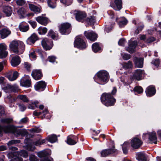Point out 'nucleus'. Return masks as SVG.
<instances>
[{
	"instance_id": "11",
	"label": "nucleus",
	"mask_w": 161,
	"mask_h": 161,
	"mask_svg": "<svg viewBox=\"0 0 161 161\" xmlns=\"http://www.w3.org/2000/svg\"><path fill=\"white\" fill-rule=\"evenodd\" d=\"M76 20L79 22L83 23L85 22V18L87 16V14L84 12L78 11L75 13Z\"/></svg>"
},
{
	"instance_id": "63",
	"label": "nucleus",
	"mask_w": 161,
	"mask_h": 161,
	"mask_svg": "<svg viewBox=\"0 0 161 161\" xmlns=\"http://www.w3.org/2000/svg\"><path fill=\"white\" fill-rule=\"evenodd\" d=\"M28 22L31 25L33 29H35L37 23L36 21L30 20L28 21Z\"/></svg>"
},
{
	"instance_id": "26",
	"label": "nucleus",
	"mask_w": 161,
	"mask_h": 161,
	"mask_svg": "<svg viewBox=\"0 0 161 161\" xmlns=\"http://www.w3.org/2000/svg\"><path fill=\"white\" fill-rule=\"evenodd\" d=\"M36 20L40 24L46 26L48 23V19L47 17L39 16L36 18Z\"/></svg>"
},
{
	"instance_id": "42",
	"label": "nucleus",
	"mask_w": 161,
	"mask_h": 161,
	"mask_svg": "<svg viewBox=\"0 0 161 161\" xmlns=\"http://www.w3.org/2000/svg\"><path fill=\"white\" fill-rule=\"evenodd\" d=\"M47 3L48 6L52 8H54L56 7V2L55 1H53L52 0H47Z\"/></svg>"
},
{
	"instance_id": "18",
	"label": "nucleus",
	"mask_w": 161,
	"mask_h": 161,
	"mask_svg": "<svg viewBox=\"0 0 161 161\" xmlns=\"http://www.w3.org/2000/svg\"><path fill=\"white\" fill-rule=\"evenodd\" d=\"M146 95L148 97H151L154 96L156 93V89L155 86L150 85L148 86L145 91Z\"/></svg>"
},
{
	"instance_id": "59",
	"label": "nucleus",
	"mask_w": 161,
	"mask_h": 161,
	"mask_svg": "<svg viewBox=\"0 0 161 161\" xmlns=\"http://www.w3.org/2000/svg\"><path fill=\"white\" fill-rule=\"evenodd\" d=\"M7 46L4 43L0 44V53H1L2 51L7 50Z\"/></svg>"
},
{
	"instance_id": "33",
	"label": "nucleus",
	"mask_w": 161,
	"mask_h": 161,
	"mask_svg": "<svg viewBox=\"0 0 161 161\" xmlns=\"http://www.w3.org/2000/svg\"><path fill=\"white\" fill-rule=\"evenodd\" d=\"M130 147V144L128 142H125L122 146V149L124 154L126 155L128 153V150Z\"/></svg>"
},
{
	"instance_id": "62",
	"label": "nucleus",
	"mask_w": 161,
	"mask_h": 161,
	"mask_svg": "<svg viewBox=\"0 0 161 161\" xmlns=\"http://www.w3.org/2000/svg\"><path fill=\"white\" fill-rule=\"evenodd\" d=\"M16 2L17 4L19 6H23L26 3L25 0H17Z\"/></svg>"
},
{
	"instance_id": "9",
	"label": "nucleus",
	"mask_w": 161,
	"mask_h": 161,
	"mask_svg": "<svg viewBox=\"0 0 161 161\" xmlns=\"http://www.w3.org/2000/svg\"><path fill=\"white\" fill-rule=\"evenodd\" d=\"M42 45L46 50H50L53 46V42L51 39L44 38L42 41Z\"/></svg>"
},
{
	"instance_id": "15",
	"label": "nucleus",
	"mask_w": 161,
	"mask_h": 161,
	"mask_svg": "<svg viewBox=\"0 0 161 161\" xmlns=\"http://www.w3.org/2000/svg\"><path fill=\"white\" fill-rule=\"evenodd\" d=\"M137 46V42L136 41H134L129 42L128 46L126 48V51L130 54H133L136 52V48Z\"/></svg>"
},
{
	"instance_id": "10",
	"label": "nucleus",
	"mask_w": 161,
	"mask_h": 161,
	"mask_svg": "<svg viewBox=\"0 0 161 161\" xmlns=\"http://www.w3.org/2000/svg\"><path fill=\"white\" fill-rule=\"evenodd\" d=\"M114 145L112 147V148L105 149L102 150L100 152L101 156L102 157H105L111 154L117 153V149L114 148Z\"/></svg>"
},
{
	"instance_id": "31",
	"label": "nucleus",
	"mask_w": 161,
	"mask_h": 161,
	"mask_svg": "<svg viewBox=\"0 0 161 161\" xmlns=\"http://www.w3.org/2000/svg\"><path fill=\"white\" fill-rule=\"evenodd\" d=\"M136 159L139 161H147V157L146 154L142 152L137 153L136 154Z\"/></svg>"
},
{
	"instance_id": "57",
	"label": "nucleus",
	"mask_w": 161,
	"mask_h": 161,
	"mask_svg": "<svg viewBox=\"0 0 161 161\" xmlns=\"http://www.w3.org/2000/svg\"><path fill=\"white\" fill-rule=\"evenodd\" d=\"M151 63L156 67H158L159 66L160 64V60L158 59L153 60L152 61Z\"/></svg>"
},
{
	"instance_id": "48",
	"label": "nucleus",
	"mask_w": 161,
	"mask_h": 161,
	"mask_svg": "<svg viewBox=\"0 0 161 161\" xmlns=\"http://www.w3.org/2000/svg\"><path fill=\"white\" fill-rule=\"evenodd\" d=\"M73 0H60V2L65 6L70 5L73 3Z\"/></svg>"
},
{
	"instance_id": "46",
	"label": "nucleus",
	"mask_w": 161,
	"mask_h": 161,
	"mask_svg": "<svg viewBox=\"0 0 161 161\" xmlns=\"http://www.w3.org/2000/svg\"><path fill=\"white\" fill-rule=\"evenodd\" d=\"M19 76V73L17 71H15L14 72L12 75H11V81H13L16 80Z\"/></svg>"
},
{
	"instance_id": "1",
	"label": "nucleus",
	"mask_w": 161,
	"mask_h": 161,
	"mask_svg": "<svg viewBox=\"0 0 161 161\" xmlns=\"http://www.w3.org/2000/svg\"><path fill=\"white\" fill-rule=\"evenodd\" d=\"M117 89L116 87H114L110 92H104L101 95L100 97L102 103L107 107L114 105L116 100L114 97L116 95Z\"/></svg>"
},
{
	"instance_id": "19",
	"label": "nucleus",
	"mask_w": 161,
	"mask_h": 161,
	"mask_svg": "<svg viewBox=\"0 0 161 161\" xmlns=\"http://www.w3.org/2000/svg\"><path fill=\"white\" fill-rule=\"evenodd\" d=\"M31 75L35 80H38L42 79L43 74L41 69H36L32 71Z\"/></svg>"
},
{
	"instance_id": "22",
	"label": "nucleus",
	"mask_w": 161,
	"mask_h": 161,
	"mask_svg": "<svg viewBox=\"0 0 161 161\" xmlns=\"http://www.w3.org/2000/svg\"><path fill=\"white\" fill-rule=\"evenodd\" d=\"M144 71L143 70L137 69L136 70L133 74V78L134 79L137 80H140L142 79V76Z\"/></svg>"
},
{
	"instance_id": "25",
	"label": "nucleus",
	"mask_w": 161,
	"mask_h": 161,
	"mask_svg": "<svg viewBox=\"0 0 161 161\" xmlns=\"http://www.w3.org/2000/svg\"><path fill=\"white\" fill-rule=\"evenodd\" d=\"M144 58L135 57L134 59V64L136 67L142 68L143 67Z\"/></svg>"
},
{
	"instance_id": "58",
	"label": "nucleus",
	"mask_w": 161,
	"mask_h": 161,
	"mask_svg": "<svg viewBox=\"0 0 161 161\" xmlns=\"http://www.w3.org/2000/svg\"><path fill=\"white\" fill-rule=\"evenodd\" d=\"M30 161H39L37 157L34 154H31L29 156Z\"/></svg>"
},
{
	"instance_id": "32",
	"label": "nucleus",
	"mask_w": 161,
	"mask_h": 161,
	"mask_svg": "<svg viewBox=\"0 0 161 161\" xmlns=\"http://www.w3.org/2000/svg\"><path fill=\"white\" fill-rule=\"evenodd\" d=\"M92 48L93 51L95 53H100L102 50V48L100 46L99 43L97 42L92 44Z\"/></svg>"
},
{
	"instance_id": "3",
	"label": "nucleus",
	"mask_w": 161,
	"mask_h": 161,
	"mask_svg": "<svg viewBox=\"0 0 161 161\" xmlns=\"http://www.w3.org/2000/svg\"><path fill=\"white\" fill-rule=\"evenodd\" d=\"M22 127L23 126H15L11 124V134L14 135V136L16 137H19L20 136L24 137L26 135H27L28 132L26 130L24 129H19Z\"/></svg>"
},
{
	"instance_id": "55",
	"label": "nucleus",
	"mask_w": 161,
	"mask_h": 161,
	"mask_svg": "<svg viewBox=\"0 0 161 161\" xmlns=\"http://www.w3.org/2000/svg\"><path fill=\"white\" fill-rule=\"evenodd\" d=\"M8 52L7 50L2 51L0 53V58H6L8 55Z\"/></svg>"
},
{
	"instance_id": "38",
	"label": "nucleus",
	"mask_w": 161,
	"mask_h": 161,
	"mask_svg": "<svg viewBox=\"0 0 161 161\" xmlns=\"http://www.w3.org/2000/svg\"><path fill=\"white\" fill-rule=\"evenodd\" d=\"M132 63L131 61H129L127 63L123 62V67L125 69H131L132 68Z\"/></svg>"
},
{
	"instance_id": "40",
	"label": "nucleus",
	"mask_w": 161,
	"mask_h": 161,
	"mask_svg": "<svg viewBox=\"0 0 161 161\" xmlns=\"http://www.w3.org/2000/svg\"><path fill=\"white\" fill-rule=\"evenodd\" d=\"M18 154L17 155L20 156H22L25 158L27 157L28 156V153L27 151L25 150H22L20 152L15 151Z\"/></svg>"
},
{
	"instance_id": "43",
	"label": "nucleus",
	"mask_w": 161,
	"mask_h": 161,
	"mask_svg": "<svg viewBox=\"0 0 161 161\" xmlns=\"http://www.w3.org/2000/svg\"><path fill=\"white\" fill-rule=\"evenodd\" d=\"M3 11L6 15L7 16H10V7L7 6H4L3 8Z\"/></svg>"
},
{
	"instance_id": "29",
	"label": "nucleus",
	"mask_w": 161,
	"mask_h": 161,
	"mask_svg": "<svg viewBox=\"0 0 161 161\" xmlns=\"http://www.w3.org/2000/svg\"><path fill=\"white\" fill-rule=\"evenodd\" d=\"M16 152L11 151V161H22L23 159Z\"/></svg>"
},
{
	"instance_id": "17",
	"label": "nucleus",
	"mask_w": 161,
	"mask_h": 161,
	"mask_svg": "<svg viewBox=\"0 0 161 161\" xmlns=\"http://www.w3.org/2000/svg\"><path fill=\"white\" fill-rule=\"evenodd\" d=\"M78 141L77 136L74 135H70L67 137L66 143L69 145H73L75 144Z\"/></svg>"
},
{
	"instance_id": "28",
	"label": "nucleus",
	"mask_w": 161,
	"mask_h": 161,
	"mask_svg": "<svg viewBox=\"0 0 161 161\" xmlns=\"http://www.w3.org/2000/svg\"><path fill=\"white\" fill-rule=\"evenodd\" d=\"M149 136L148 140L151 143H154L155 144H157V139L156 132L153 131L151 133H148Z\"/></svg>"
},
{
	"instance_id": "51",
	"label": "nucleus",
	"mask_w": 161,
	"mask_h": 161,
	"mask_svg": "<svg viewBox=\"0 0 161 161\" xmlns=\"http://www.w3.org/2000/svg\"><path fill=\"white\" fill-rule=\"evenodd\" d=\"M135 92H136L139 94L142 93L143 92V89L140 86H136L135 87L134 89Z\"/></svg>"
},
{
	"instance_id": "5",
	"label": "nucleus",
	"mask_w": 161,
	"mask_h": 161,
	"mask_svg": "<svg viewBox=\"0 0 161 161\" xmlns=\"http://www.w3.org/2000/svg\"><path fill=\"white\" fill-rule=\"evenodd\" d=\"M58 140L57 136L53 134L51 135L48 136L45 139H41L40 138L34 142L36 146H38L45 143L46 140L51 143H53Z\"/></svg>"
},
{
	"instance_id": "54",
	"label": "nucleus",
	"mask_w": 161,
	"mask_h": 161,
	"mask_svg": "<svg viewBox=\"0 0 161 161\" xmlns=\"http://www.w3.org/2000/svg\"><path fill=\"white\" fill-rule=\"evenodd\" d=\"M56 58V57L54 56H50L48 57L47 60L51 63H54Z\"/></svg>"
},
{
	"instance_id": "14",
	"label": "nucleus",
	"mask_w": 161,
	"mask_h": 161,
	"mask_svg": "<svg viewBox=\"0 0 161 161\" xmlns=\"http://www.w3.org/2000/svg\"><path fill=\"white\" fill-rule=\"evenodd\" d=\"M122 0H114V3H111L110 6L114 10L119 11L122 8Z\"/></svg>"
},
{
	"instance_id": "23",
	"label": "nucleus",
	"mask_w": 161,
	"mask_h": 161,
	"mask_svg": "<svg viewBox=\"0 0 161 161\" xmlns=\"http://www.w3.org/2000/svg\"><path fill=\"white\" fill-rule=\"evenodd\" d=\"M17 98L22 100L24 103H28L29 102V99L25 95H19L15 98H14L11 94V103L12 102V99L14 101H15Z\"/></svg>"
},
{
	"instance_id": "13",
	"label": "nucleus",
	"mask_w": 161,
	"mask_h": 161,
	"mask_svg": "<svg viewBox=\"0 0 161 161\" xmlns=\"http://www.w3.org/2000/svg\"><path fill=\"white\" fill-rule=\"evenodd\" d=\"M47 86V83L43 80L37 82L34 85L35 90L36 91H42Z\"/></svg>"
},
{
	"instance_id": "4",
	"label": "nucleus",
	"mask_w": 161,
	"mask_h": 161,
	"mask_svg": "<svg viewBox=\"0 0 161 161\" xmlns=\"http://www.w3.org/2000/svg\"><path fill=\"white\" fill-rule=\"evenodd\" d=\"M59 31L62 35H68L71 32L72 26L68 22L62 23L58 26Z\"/></svg>"
},
{
	"instance_id": "36",
	"label": "nucleus",
	"mask_w": 161,
	"mask_h": 161,
	"mask_svg": "<svg viewBox=\"0 0 161 161\" xmlns=\"http://www.w3.org/2000/svg\"><path fill=\"white\" fill-rule=\"evenodd\" d=\"M25 13V10L23 8H19L17 11V13L20 19H23L26 16Z\"/></svg>"
},
{
	"instance_id": "7",
	"label": "nucleus",
	"mask_w": 161,
	"mask_h": 161,
	"mask_svg": "<svg viewBox=\"0 0 161 161\" xmlns=\"http://www.w3.org/2000/svg\"><path fill=\"white\" fill-rule=\"evenodd\" d=\"M1 122L3 124L7 125V126H4L3 128L0 125V136H2L3 130L6 133H8L10 131V119L9 118L2 119H1Z\"/></svg>"
},
{
	"instance_id": "24",
	"label": "nucleus",
	"mask_w": 161,
	"mask_h": 161,
	"mask_svg": "<svg viewBox=\"0 0 161 161\" xmlns=\"http://www.w3.org/2000/svg\"><path fill=\"white\" fill-rule=\"evenodd\" d=\"M20 84L21 86L26 87H30L31 85V80L26 77H23L20 80Z\"/></svg>"
},
{
	"instance_id": "50",
	"label": "nucleus",
	"mask_w": 161,
	"mask_h": 161,
	"mask_svg": "<svg viewBox=\"0 0 161 161\" xmlns=\"http://www.w3.org/2000/svg\"><path fill=\"white\" fill-rule=\"evenodd\" d=\"M2 88L4 91L6 93H9L10 91V86L9 84H5V85H3L2 86Z\"/></svg>"
},
{
	"instance_id": "47",
	"label": "nucleus",
	"mask_w": 161,
	"mask_h": 161,
	"mask_svg": "<svg viewBox=\"0 0 161 161\" xmlns=\"http://www.w3.org/2000/svg\"><path fill=\"white\" fill-rule=\"evenodd\" d=\"M26 149L29 151H33L35 150L36 147L32 143H27L26 145Z\"/></svg>"
},
{
	"instance_id": "52",
	"label": "nucleus",
	"mask_w": 161,
	"mask_h": 161,
	"mask_svg": "<svg viewBox=\"0 0 161 161\" xmlns=\"http://www.w3.org/2000/svg\"><path fill=\"white\" fill-rule=\"evenodd\" d=\"M24 66L27 71H31V65L30 63L27 62H24Z\"/></svg>"
},
{
	"instance_id": "37",
	"label": "nucleus",
	"mask_w": 161,
	"mask_h": 161,
	"mask_svg": "<svg viewBox=\"0 0 161 161\" xmlns=\"http://www.w3.org/2000/svg\"><path fill=\"white\" fill-rule=\"evenodd\" d=\"M19 42L20 43L19 46V53H17L18 55L22 54L25 50V46L23 42L20 41Z\"/></svg>"
},
{
	"instance_id": "41",
	"label": "nucleus",
	"mask_w": 161,
	"mask_h": 161,
	"mask_svg": "<svg viewBox=\"0 0 161 161\" xmlns=\"http://www.w3.org/2000/svg\"><path fill=\"white\" fill-rule=\"evenodd\" d=\"M19 28L20 31L23 32H26L29 29V27L28 25H24L23 24H20L19 26Z\"/></svg>"
},
{
	"instance_id": "12",
	"label": "nucleus",
	"mask_w": 161,
	"mask_h": 161,
	"mask_svg": "<svg viewBox=\"0 0 161 161\" xmlns=\"http://www.w3.org/2000/svg\"><path fill=\"white\" fill-rule=\"evenodd\" d=\"M84 35L87 39L93 42L96 41L98 37V35L92 31H86L84 32Z\"/></svg>"
},
{
	"instance_id": "53",
	"label": "nucleus",
	"mask_w": 161,
	"mask_h": 161,
	"mask_svg": "<svg viewBox=\"0 0 161 161\" xmlns=\"http://www.w3.org/2000/svg\"><path fill=\"white\" fill-rule=\"evenodd\" d=\"M19 107L20 111L21 112H23L26 110L27 107L23 103H21L19 105Z\"/></svg>"
},
{
	"instance_id": "45",
	"label": "nucleus",
	"mask_w": 161,
	"mask_h": 161,
	"mask_svg": "<svg viewBox=\"0 0 161 161\" xmlns=\"http://www.w3.org/2000/svg\"><path fill=\"white\" fill-rule=\"evenodd\" d=\"M19 90L18 86L15 84L13 85H11V93L13 92L16 93Z\"/></svg>"
},
{
	"instance_id": "49",
	"label": "nucleus",
	"mask_w": 161,
	"mask_h": 161,
	"mask_svg": "<svg viewBox=\"0 0 161 161\" xmlns=\"http://www.w3.org/2000/svg\"><path fill=\"white\" fill-rule=\"evenodd\" d=\"M42 129L38 127H35L30 130V132L32 133H39L41 132Z\"/></svg>"
},
{
	"instance_id": "61",
	"label": "nucleus",
	"mask_w": 161,
	"mask_h": 161,
	"mask_svg": "<svg viewBox=\"0 0 161 161\" xmlns=\"http://www.w3.org/2000/svg\"><path fill=\"white\" fill-rule=\"evenodd\" d=\"M125 41V38H121L119 40L118 44L119 46H124Z\"/></svg>"
},
{
	"instance_id": "60",
	"label": "nucleus",
	"mask_w": 161,
	"mask_h": 161,
	"mask_svg": "<svg viewBox=\"0 0 161 161\" xmlns=\"http://www.w3.org/2000/svg\"><path fill=\"white\" fill-rule=\"evenodd\" d=\"M123 59L124 60H128L131 58V56L128 53H124L122 56Z\"/></svg>"
},
{
	"instance_id": "8",
	"label": "nucleus",
	"mask_w": 161,
	"mask_h": 161,
	"mask_svg": "<svg viewBox=\"0 0 161 161\" xmlns=\"http://www.w3.org/2000/svg\"><path fill=\"white\" fill-rule=\"evenodd\" d=\"M130 145L134 149H137L140 148L143 144L142 140L137 137H133L130 142Z\"/></svg>"
},
{
	"instance_id": "64",
	"label": "nucleus",
	"mask_w": 161,
	"mask_h": 161,
	"mask_svg": "<svg viewBox=\"0 0 161 161\" xmlns=\"http://www.w3.org/2000/svg\"><path fill=\"white\" fill-rule=\"evenodd\" d=\"M48 112H49L48 109L46 108H45L44 110L42 111V113L43 114V115L41 117L42 119H43L44 118H45L46 115L48 114Z\"/></svg>"
},
{
	"instance_id": "27",
	"label": "nucleus",
	"mask_w": 161,
	"mask_h": 161,
	"mask_svg": "<svg viewBox=\"0 0 161 161\" xmlns=\"http://www.w3.org/2000/svg\"><path fill=\"white\" fill-rule=\"evenodd\" d=\"M38 37L35 33H33L31 35L26 41L27 44H34L38 40Z\"/></svg>"
},
{
	"instance_id": "6",
	"label": "nucleus",
	"mask_w": 161,
	"mask_h": 161,
	"mask_svg": "<svg viewBox=\"0 0 161 161\" xmlns=\"http://www.w3.org/2000/svg\"><path fill=\"white\" fill-rule=\"evenodd\" d=\"M74 47L83 50L87 47V44L85 41L80 37H76L74 42Z\"/></svg>"
},
{
	"instance_id": "30",
	"label": "nucleus",
	"mask_w": 161,
	"mask_h": 161,
	"mask_svg": "<svg viewBox=\"0 0 161 161\" xmlns=\"http://www.w3.org/2000/svg\"><path fill=\"white\" fill-rule=\"evenodd\" d=\"M96 17L92 15L89 17H86L84 22L87 23L89 25H93L96 22Z\"/></svg>"
},
{
	"instance_id": "39",
	"label": "nucleus",
	"mask_w": 161,
	"mask_h": 161,
	"mask_svg": "<svg viewBox=\"0 0 161 161\" xmlns=\"http://www.w3.org/2000/svg\"><path fill=\"white\" fill-rule=\"evenodd\" d=\"M37 31L39 35H45L47 31V29L46 27L40 26L38 29Z\"/></svg>"
},
{
	"instance_id": "21",
	"label": "nucleus",
	"mask_w": 161,
	"mask_h": 161,
	"mask_svg": "<svg viewBox=\"0 0 161 161\" xmlns=\"http://www.w3.org/2000/svg\"><path fill=\"white\" fill-rule=\"evenodd\" d=\"M115 21L118 23V24L120 28L124 27L128 23V20L124 17L122 19L116 17Z\"/></svg>"
},
{
	"instance_id": "16",
	"label": "nucleus",
	"mask_w": 161,
	"mask_h": 161,
	"mask_svg": "<svg viewBox=\"0 0 161 161\" xmlns=\"http://www.w3.org/2000/svg\"><path fill=\"white\" fill-rule=\"evenodd\" d=\"M19 41L15 40L11 42V52L17 54L19 53Z\"/></svg>"
},
{
	"instance_id": "35",
	"label": "nucleus",
	"mask_w": 161,
	"mask_h": 161,
	"mask_svg": "<svg viewBox=\"0 0 161 161\" xmlns=\"http://www.w3.org/2000/svg\"><path fill=\"white\" fill-rule=\"evenodd\" d=\"M9 34V31L6 29H3L0 31V35L2 39L6 38Z\"/></svg>"
},
{
	"instance_id": "20",
	"label": "nucleus",
	"mask_w": 161,
	"mask_h": 161,
	"mask_svg": "<svg viewBox=\"0 0 161 161\" xmlns=\"http://www.w3.org/2000/svg\"><path fill=\"white\" fill-rule=\"evenodd\" d=\"M21 62L20 57L18 55H15L12 57L11 60V65L14 67H16L19 65Z\"/></svg>"
},
{
	"instance_id": "34",
	"label": "nucleus",
	"mask_w": 161,
	"mask_h": 161,
	"mask_svg": "<svg viewBox=\"0 0 161 161\" xmlns=\"http://www.w3.org/2000/svg\"><path fill=\"white\" fill-rule=\"evenodd\" d=\"M37 155L38 157L42 158L49 157L50 155L49 153L46 150L40 151L37 153Z\"/></svg>"
},
{
	"instance_id": "44",
	"label": "nucleus",
	"mask_w": 161,
	"mask_h": 161,
	"mask_svg": "<svg viewBox=\"0 0 161 161\" xmlns=\"http://www.w3.org/2000/svg\"><path fill=\"white\" fill-rule=\"evenodd\" d=\"M29 7L30 9L32 11H34L35 12L39 13L40 9L37 6L32 4H29Z\"/></svg>"
},
{
	"instance_id": "2",
	"label": "nucleus",
	"mask_w": 161,
	"mask_h": 161,
	"mask_svg": "<svg viewBox=\"0 0 161 161\" xmlns=\"http://www.w3.org/2000/svg\"><path fill=\"white\" fill-rule=\"evenodd\" d=\"M108 73L106 71L100 70L97 72L94 79L95 81L100 85H104L108 80Z\"/></svg>"
},
{
	"instance_id": "56",
	"label": "nucleus",
	"mask_w": 161,
	"mask_h": 161,
	"mask_svg": "<svg viewBox=\"0 0 161 161\" xmlns=\"http://www.w3.org/2000/svg\"><path fill=\"white\" fill-rule=\"evenodd\" d=\"M156 40V38L153 36L150 37L146 40V42L147 43H150L155 41Z\"/></svg>"
}]
</instances>
